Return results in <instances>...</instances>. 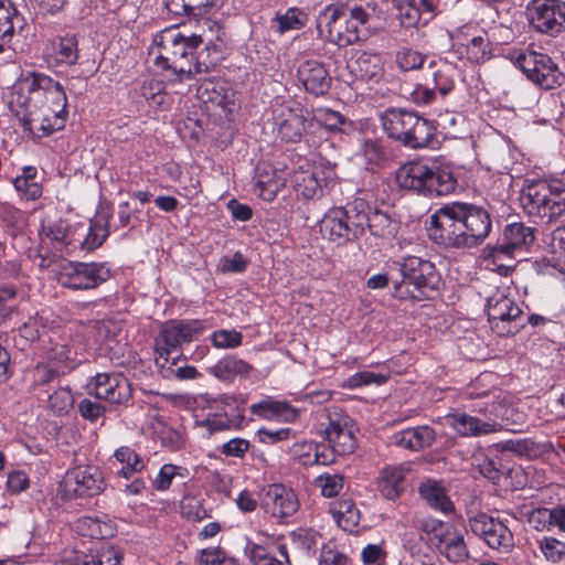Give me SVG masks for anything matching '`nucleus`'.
Here are the masks:
<instances>
[{
	"label": "nucleus",
	"instance_id": "nucleus-1",
	"mask_svg": "<svg viewBox=\"0 0 565 565\" xmlns=\"http://www.w3.org/2000/svg\"><path fill=\"white\" fill-rule=\"evenodd\" d=\"M492 220L483 206L468 202L443 205L429 217L428 236L444 247H475L490 234Z\"/></svg>",
	"mask_w": 565,
	"mask_h": 565
},
{
	"label": "nucleus",
	"instance_id": "nucleus-2",
	"mask_svg": "<svg viewBox=\"0 0 565 565\" xmlns=\"http://www.w3.org/2000/svg\"><path fill=\"white\" fill-rule=\"evenodd\" d=\"M204 25L209 28V32L204 30L201 34L183 35L174 30H164L159 36L156 65L172 70L179 81L207 72L205 64L192 62L193 54L200 44L212 43L214 38L221 39L222 26L210 20Z\"/></svg>",
	"mask_w": 565,
	"mask_h": 565
},
{
	"label": "nucleus",
	"instance_id": "nucleus-3",
	"mask_svg": "<svg viewBox=\"0 0 565 565\" xmlns=\"http://www.w3.org/2000/svg\"><path fill=\"white\" fill-rule=\"evenodd\" d=\"M466 395L469 398L477 399L472 408L487 416L488 419L482 420L466 413L448 415L446 417L447 423L459 435L465 437L489 435L500 429L501 425L498 419H509L510 408L501 401V392L497 390L477 392L475 386H469Z\"/></svg>",
	"mask_w": 565,
	"mask_h": 565
},
{
	"label": "nucleus",
	"instance_id": "nucleus-4",
	"mask_svg": "<svg viewBox=\"0 0 565 565\" xmlns=\"http://www.w3.org/2000/svg\"><path fill=\"white\" fill-rule=\"evenodd\" d=\"M20 87L21 90H34V100L50 102L34 137H46L64 127L67 117V97L58 82L43 73L28 72L20 79Z\"/></svg>",
	"mask_w": 565,
	"mask_h": 565
},
{
	"label": "nucleus",
	"instance_id": "nucleus-5",
	"mask_svg": "<svg viewBox=\"0 0 565 565\" xmlns=\"http://www.w3.org/2000/svg\"><path fill=\"white\" fill-rule=\"evenodd\" d=\"M401 281H394L393 296L399 300L433 299L440 284L435 265L417 256H406L398 263Z\"/></svg>",
	"mask_w": 565,
	"mask_h": 565
},
{
	"label": "nucleus",
	"instance_id": "nucleus-6",
	"mask_svg": "<svg viewBox=\"0 0 565 565\" xmlns=\"http://www.w3.org/2000/svg\"><path fill=\"white\" fill-rule=\"evenodd\" d=\"M399 188L417 194L436 198L451 193L457 180L447 168L430 167L422 161H409L396 171Z\"/></svg>",
	"mask_w": 565,
	"mask_h": 565
},
{
	"label": "nucleus",
	"instance_id": "nucleus-7",
	"mask_svg": "<svg viewBox=\"0 0 565 565\" xmlns=\"http://www.w3.org/2000/svg\"><path fill=\"white\" fill-rule=\"evenodd\" d=\"M381 124L391 139L412 149L428 147L436 132L433 121L403 108L386 109L381 115Z\"/></svg>",
	"mask_w": 565,
	"mask_h": 565
},
{
	"label": "nucleus",
	"instance_id": "nucleus-8",
	"mask_svg": "<svg viewBox=\"0 0 565 565\" xmlns=\"http://www.w3.org/2000/svg\"><path fill=\"white\" fill-rule=\"evenodd\" d=\"M520 201L529 216L546 224L556 222L565 214V184L561 181H534L522 190Z\"/></svg>",
	"mask_w": 565,
	"mask_h": 565
},
{
	"label": "nucleus",
	"instance_id": "nucleus-9",
	"mask_svg": "<svg viewBox=\"0 0 565 565\" xmlns=\"http://www.w3.org/2000/svg\"><path fill=\"white\" fill-rule=\"evenodd\" d=\"M204 330V322L198 319L166 322L156 339L154 361L157 366L164 369L172 352L178 351L183 343L195 341Z\"/></svg>",
	"mask_w": 565,
	"mask_h": 565
},
{
	"label": "nucleus",
	"instance_id": "nucleus-10",
	"mask_svg": "<svg viewBox=\"0 0 565 565\" xmlns=\"http://www.w3.org/2000/svg\"><path fill=\"white\" fill-rule=\"evenodd\" d=\"M512 58L526 77L543 89L559 87L564 82V74L547 54L519 51Z\"/></svg>",
	"mask_w": 565,
	"mask_h": 565
},
{
	"label": "nucleus",
	"instance_id": "nucleus-11",
	"mask_svg": "<svg viewBox=\"0 0 565 565\" xmlns=\"http://www.w3.org/2000/svg\"><path fill=\"white\" fill-rule=\"evenodd\" d=\"M110 277L106 263L68 262L61 266L57 274L58 282L72 290L95 289Z\"/></svg>",
	"mask_w": 565,
	"mask_h": 565
},
{
	"label": "nucleus",
	"instance_id": "nucleus-12",
	"mask_svg": "<svg viewBox=\"0 0 565 565\" xmlns=\"http://www.w3.org/2000/svg\"><path fill=\"white\" fill-rule=\"evenodd\" d=\"M529 25L541 34L556 36L564 30L565 2L561 0H531L525 7Z\"/></svg>",
	"mask_w": 565,
	"mask_h": 565
},
{
	"label": "nucleus",
	"instance_id": "nucleus-13",
	"mask_svg": "<svg viewBox=\"0 0 565 565\" xmlns=\"http://www.w3.org/2000/svg\"><path fill=\"white\" fill-rule=\"evenodd\" d=\"M34 90H21L20 83L14 86L9 107L23 127L25 134L34 136L41 124L45 107L50 102L34 100Z\"/></svg>",
	"mask_w": 565,
	"mask_h": 565
},
{
	"label": "nucleus",
	"instance_id": "nucleus-14",
	"mask_svg": "<svg viewBox=\"0 0 565 565\" xmlns=\"http://www.w3.org/2000/svg\"><path fill=\"white\" fill-rule=\"evenodd\" d=\"M352 418L339 408L328 412V425L323 430L324 439L338 456L352 454L356 448Z\"/></svg>",
	"mask_w": 565,
	"mask_h": 565
},
{
	"label": "nucleus",
	"instance_id": "nucleus-15",
	"mask_svg": "<svg viewBox=\"0 0 565 565\" xmlns=\"http://www.w3.org/2000/svg\"><path fill=\"white\" fill-rule=\"evenodd\" d=\"M487 312L491 328L500 335H509L516 331L511 323L522 315L521 308L509 297L505 289H497L487 299Z\"/></svg>",
	"mask_w": 565,
	"mask_h": 565
},
{
	"label": "nucleus",
	"instance_id": "nucleus-16",
	"mask_svg": "<svg viewBox=\"0 0 565 565\" xmlns=\"http://www.w3.org/2000/svg\"><path fill=\"white\" fill-rule=\"evenodd\" d=\"M260 505L280 524L288 523V520L300 508L296 492L281 483L269 484L263 490Z\"/></svg>",
	"mask_w": 565,
	"mask_h": 565
},
{
	"label": "nucleus",
	"instance_id": "nucleus-17",
	"mask_svg": "<svg viewBox=\"0 0 565 565\" xmlns=\"http://www.w3.org/2000/svg\"><path fill=\"white\" fill-rule=\"evenodd\" d=\"M89 395L114 405L127 404L132 390L129 381L118 373H98L87 384Z\"/></svg>",
	"mask_w": 565,
	"mask_h": 565
},
{
	"label": "nucleus",
	"instance_id": "nucleus-18",
	"mask_svg": "<svg viewBox=\"0 0 565 565\" xmlns=\"http://www.w3.org/2000/svg\"><path fill=\"white\" fill-rule=\"evenodd\" d=\"M66 497H93L102 492L104 480L95 466H78L68 470L62 481Z\"/></svg>",
	"mask_w": 565,
	"mask_h": 565
},
{
	"label": "nucleus",
	"instance_id": "nucleus-19",
	"mask_svg": "<svg viewBox=\"0 0 565 565\" xmlns=\"http://www.w3.org/2000/svg\"><path fill=\"white\" fill-rule=\"evenodd\" d=\"M469 529L480 536L486 544L498 551H510L513 547V535L509 527L500 520L486 513H479L468 521Z\"/></svg>",
	"mask_w": 565,
	"mask_h": 565
},
{
	"label": "nucleus",
	"instance_id": "nucleus-20",
	"mask_svg": "<svg viewBox=\"0 0 565 565\" xmlns=\"http://www.w3.org/2000/svg\"><path fill=\"white\" fill-rule=\"evenodd\" d=\"M274 125L277 135L286 142H297L301 139L306 128L307 118L299 106L280 104L274 107Z\"/></svg>",
	"mask_w": 565,
	"mask_h": 565
},
{
	"label": "nucleus",
	"instance_id": "nucleus-21",
	"mask_svg": "<svg viewBox=\"0 0 565 565\" xmlns=\"http://www.w3.org/2000/svg\"><path fill=\"white\" fill-rule=\"evenodd\" d=\"M534 242L532 227L523 223H512L505 226L501 241L492 249L493 263L502 256L513 257L516 250H523Z\"/></svg>",
	"mask_w": 565,
	"mask_h": 565
},
{
	"label": "nucleus",
	"instance_id": "nucleus-22",
	"mask_svg": "<svg viewBox=\"0 0 565 565\" xmlns=\"http://www.w3.org/2000/svg\"><path fill=\"white\" fill-rule=\"evenodd\" d=\"M371 13L362 6H348L344 14V29L342 30L341 47L366 40L371 32Z\"/></svg>",
	"mask_w": 565,
	"mask_h": 565
},
{
	"label": "nucleus",
	"instance_id": "nucleus-23",
	"mask_svg": "<svg viewBox=\"0 0 565 565\" xmlns=\"http://www.w3.org/2000/svg\"><path fill=\"white\" fill-rule=\"evenodd\" d=\"M198 98L204 104H212L226 113L235 106V93L224 79L206 78L196 89Z\"/></svg>",
	"mask_w": 565,
	"mask_h": 565
},
{
	"label": "nucleus",
	"instance_id": "nucleus-24",
	"mask_svg": "<svg viewBox=\"0 0 565 565\" xmlns=\"http://www.w3.org/2000/svg\"><path fill=\"white\" fill-rule=\"evenodd\" d=\"M297 77L303 88L316 96L323 95L331 85V77L321 62L307 60L300 63Z\"/></svg>",
	"mask_w": 565,
	"mask_h": 565
},
{
	"label": "nucleus",
	"instance_id": "nucleus-25",
	"mask_svg": "<svg viewBox=\"0 0 565 565\" xmlns=\"http://www.w3.org/2000/svg\"><path fill=\"white\" fill-rule=\"evenodd\" d=\"M249 412L262 419H276L284 423H294L300 416V411L287 401L275 399L270 396H266L264 399L252 404Z\"/></svg>",
	"mask_w": 565,
	"mask_h": 565
},
{
	"label": "nucleus",
	"instance_id": "nucleus-26",
	"mask_svg": "<svg viewBox=\"0 0 565 565\" xmlns=\"http://www.w3.org/2000/svg\"><path fill=\"white\" fill-rule=\"evenodd\" d=\"M345 8L347 4L331 3L319 12L316 26L320 39L341 45L342 30H338V23L344 22Z\"/></svg>",
	"mask_w": 565,
	"mask_h": 565
},
{
	"label": "nucleus",
	"instance_id": "nucleus-27",
	"mask_svg": "<svg viewBox=\"0 0 565 565\" xmlns=\"http://www.w3.org/2000/svg\"><path fill=\"white\" fill-rule=\"evenodd\" d=\"M436 440V431L427 425L409 427L392 435L393 445L411 450L420 451L431 447Z\"/></svg>",
	"mask_w": 565,
	"mask_h": 565
},
{
	"label": "nucleus",
	"instance_id": "nucleus-28",
	"mask_svg": "<svg viewBox=\"0 0 565 565\" xmlns=\"http://www.w3.org/2000/svg\"><path fill=\"white\" fill-rule=\"evenodd\" d=\"M350 74L362 82L377 83L383 76V62L377 53L361 52L348 62Z\"/></svg>",
	"mask_w": 565,
	"mask_h": 565
},
{
	"label": "nucleus",
	"instance_id": "nucleus-29",
	"mask_svg": "<svg viewBox=\"0 0 565 565\" xmlns=\"http://www.w3.org/2000/svg\"><path fill=\"white\" fill-rule=\"evenodd\" d=\"M319 227L324 238L338 245L353 241L345 220V211H342V207L330 209L320 221Z\"/></svg>",
	"mask_w": 565,
	"mask_h": 565
},
{
	"label": "nucleus",
	"instance_id": "nucleus-30",
	"mask_svg": "<svg viewBox=\"0 0 565 565\" xmlns=\"http://www.w3.org/2000/svg\"><path fill=\"white\" fill-rule=\"evenodd\" d=\"M407 469L404 466H386L379 476L377 489L388 500L397 499L405 490Z\"/></svg>",
	"mask_w": 565,
	"mask_h": 565
},
{
	"label": "nucleus",
	"instance_id": "nucleus-31",
	"mask_svg": "<svg viewBox=\"0 0 565 565\" xmlns=\"http://www.w3.org/2000/svg\"><path fill=\"white\" fill-rule=\"evenodd\" d=\"M278 556L268 546L248 541L245 554L253 565H291L286 544L278 545Z\"/></svg>",
	"mask_w": 565,
	"mask_h": 565
},
{
	"label": "nucleus",
	"instance_id": "nucleus-32",
	"mask_svg": "<svg viewBox=\"0 0 565 565\" xmlns=\"http://www.w3.org/2000/svg\"><path fill=\"white\" fill-rule=\"evenodd\" d=\"M253 370L254 367L246 361L228 355L210 367V373L222 382L232 383L237 376L248 377Z\"/></svg>",
	"mask_w": 565,
	"mask_h": 565
},
{
	"label": "nucleus",
	"instance_id": "nucleus-33",
	"mask_svg": "<svg viewBox=\"0 0 565 565\" xmlns=\"http://www.w3.org/2000/svg\"><path fill=\"white\" fill-rule=\"evenodd\" d=\"M345 211V220L351 231L353 241L360 238L365 228H369L370 214L366 202L362 199H355L353 202L342 207Z\"/></svg>",
	"mask_w": 565,
	"mask_h": 565
},
{
	"label": "nucleus",
	"instance_id": "nucleus-34",
	"mask_svg": "<svg viewBox=\"0 0 565 565\" xmlns=\"http://www.w3.org/2000/svg\"><path fill=\"white\" fill-rule=\"evenodd\" d=\"M418 492L425 502L434 510L440 511L445 514L454 511V504L446 494V491L440 482L436 480H426L420 483Z\"/></svg>",
	"mask_w": 565,
	"mask_h": 565
},
{
	"label": "nucleus",
	"instance_id": "nucleus-35",
	"mask_svg": "<svg viewBox=\"0 0 565 565\" xmlns=\"http://www.w3.org/2000/svg\"><path fill=\"white\" fill-rule=\"evenodd\" d=\"M437 548L449 562L459 563L468 558L469 552L463 535L455 527L436 543Z\"/></svg>",
	"mask_w": 565,
	"mask_h": 565
},
{
	"label": "nucleus",
	"instance_id": "nucleus-36",
	"mask_svg": "<svg viewBox=\"0 0 565 565\" xmlns=\"http://www.w3.org/2000/svg\"><path fill=\"white\" fill-rule=\"evenodd\" d=\"M77 39L65 35L52 42L50 56L57 65H73L78 60Z\"/></svg>",
	"mask_w": 565,
	"mask_h": 565
},
{
	"label": "nucleus",
	"instance_id": "nucleus-37",
	"mask_svg": "<svg viewBox=\"0 0 565 565\" xmlns=\"http://www.w3.org/2000/svg\"><path fill=\"white\" fill-rule=\"evenodd\" d=\"M398 230V222L392 218L386 212L374 210L370 214L369 231L371 235L379 238L390 239Z\"/></svg>",
	"mask_w": 565,
	"mask_h": 565
},
{
	"label": "nucleus",
	"instance_id": "nucleus-38",
	"mask_svg": "<svg viewBox=\"0 0 565 565\" xmlns=\"http://www.w3.org/2000/svg\"><path fill=\"white\" fill-rule=\"evenodd\" d=\"M115 459L122 465L118 476L129 479L145 468L142 458L130 447L121 446L115 450Z\"/></svg>",
	"mask_w": 565,
	"mask_h": 565
},
{
	"label": "nucleus",
	"instance_id": "nucleus-39",
	"mask_svg": "<svg viewBox=\"0 0 565 565\" xmlns=\"http://www.w3.org/2000/svg\"><path fill=\"white\" fill-rule=\"evenodd\" d=\"M331 512L343 530L352 532L359 524L360 512L352 500L345 499L337 502Z\"/></svg>",
	"mask_w": 565,
	"mask_h": 565
},
{
	"label": "nucleus",
	"instance_id": "nucleus-40",
	"mask_svg": "<svg viewBox=\"0 0 565 565\" xmlns=\"http://www.w3.org/2000/svg\"><path fill=\"white\" fill-rule=\"evenodd\" d=\"M426 71L428 73V77H426L425 81L430 82V87L436 95L439 94L444 97L454 89L455 82L448 74V67L436 68L435 60H429Z\"/></svg>",
	"mask_w": 565,
	"mask_h": 565
},
{
	"label": "nucleus",
	"instance_id": "nucleus-41",
	"mask_svg": "<svg viewBox=\"0 0 565 565\" xmlns=\"http://www.w3.org/2000/svg\"><path fill=\"white\" fill-rule=\"evenodd\" d=\"M308 21V15L298 8H289L284 13H277L273 19V28L280 34L300 30Z\"/></svg>",
	"mask_w": 565,
	"mask_h": 565
},
{
	"label": "nucleus",
	"instance_id": "nucleus-42",
	"mask_svg": "<svg viewBox=\"0 0 565 565\" xmlns=\"http://www.w3.org/2000/svg\"><path fill=\"white\" fill-rule=\"evenodd\" d=\"M188 476L189 471L186 468L172 463H166L160 468L157 477L152 482V487L158 491H166L171 487L174 479L179 478L184 480L188 478Z\"/></svg>",
	"mask_w": 565,
	"mask_h": 565
},
{
	"label": "nucleus",
	"instance_id": "nucleus-43",
	"mask_svg": "<svg viewBox=\"0 0 565 565\" xmlns=\"http://www.w3.org/2000/svg\"><path fill=\"white\" fill-rule=\"evenodd\" d=\"M295 190L303 199H311L321 191L320 182L312 171H299L294 178Z\"/></svg>",
	"mask_w": 565,
	"mask_h": 565
},
{
	"label": "nucleus",
	"instance_id": "nucleus-44",
	"mask_svg": "<svg viewBox=\"0 0 565 565\" xmlns=\"http://www.w3.org/2000/svg\"><path fill=\"white\" fill-rule=\"evenodd\" d=\"M107 218H98L90 222L87 234L81 242V246L86 250H94L99 247L108 236Z\"/></svg>",
	"mask_w": 565,
	"mask_h": 565
},
{
	"label": "nucleus",
	"instance_id": "nucleus-45",
	"mask_svg": "<svg viewBox=\"0 0 565 565\" xmlns=\"http://www.w3.org/2000/svg\"><path fill=\"white\" fill-rule=\"evenodd\" d=\"M392 3L397 11V18L403 26L412 28L422 21L419 9L416 7V0H392Z\"/></svg>",
	"mask_w": 565,
	"mask_h": 565
},
{
	"label": "nucleus",
	"instance_id": "nucleus-46",
	"mask_svg": "<svg viewBox=\"0 0 565 565\" xmlns=\"http://www.w3.org/2000/svg\"><path fill=\"white\" fill-rule=\"evenodd\" d=\"M429 60L428 56L412 49H402L396 54V63L403 72L426 70L425 65L428 64Z\"/></svg>",
	"mask_w": 565,
	"mask_h": 565
},
{
	"label": "nucleus",
	"instance_id": "nucleus-47",
	"mask_svg": "<svg viewBox=\"0 0 565 565\" xmlns=\"http://www.w3.org/2000/svg\"><path fill=\"white\" fill-rule=\"evenodd\" d=\"M344 478L340 473H322L315 479V487L326 498L338 495L343 489Z\"/></svg>",
	"mask_w": 565,
	"mask_h": 565
},
{
	"label": "nucleus",
	"instance_id": "nucleus-48",
	"mask_svg": "<svg viewBox=\"0 0 565 565\" xmlns=\"http://www.w3.org/2000/svg\"><path fill=\"white\" fill-rule=\"evenodd\" d=\"M285 179L277 175H259L256 182L258 195L265 201H273L279 191L285 186Z\"/></svg>",
	"mask_w": 565,
	"mask_h": 565
},
{
	"label": "nucleus",
	"instance_id": "nucleus-49",
	"mask_svg": "<svg viewBox=\"0 0 565 565\" xmlns=\"http://www.w3.org/2000/svg\"><path fill=\"white\" fill-rule=\"evenodd\" d=\"M74 397L70 388L60 387L49 397V407L55 415H64L73 407Z\"/></svg>",
	"mask_w": 565,
	"mask_h": 565
},
{
	"label": "nucleus",
	"instance_id": "nucleus-50",
	"mask_svg": "<svg viewBox=\"0 0 565 565\" xmlns=\"http://www.w3.org/2000/svg\"><path fill=\"white\" fill-rule=\"evenodd\" d=\"M537 545L547 562L558 563L565 555V543L557 539L543 536L537 540Z\"/></svg>",
	"mask_w": 565,
	"mask_h": 565
},
{
	"label": "nucleus",
	"instance_id": "nucleus-51",
	"mask_svg": "<svg viewBox=\"0 0 565 565\" xmlns=\"http://www.w3.org/2000/svg\"><path fill=\"white\" fill-rule=\"evenodd\" d=\"M317 445L315 441L296 443L291 448L294 459L302 466H313L317 463Z\"/></svg>",
	"mask_w": 565,
	"mask_h": 565
},
{
	"label": "nucleus",
	"instance_id": "nucleus-52",
	"mask_svg": "<svg viewBox=\"0 0 565 565\" xmlns=\"http://www.w3.org/2000/svg\"><path fill=\"white\" fill-rule=\"evenodd\" d=\"M212 344L217 349H235L243 342V335L236 330L220 329L210 335Z\"/></svg>",
	"mask_w": 565,
	"mask_h": 565
},
{
	"label": "nucleus",
	"instance_id": "nucleus-53",
	"mask_svg": "<svg viewBox=\"0 0 565 565\" xmlns=\"http://www.w3.org/2000/svg\"><path fill=\"white\" fill-rule=\"evenodd\" d=\"M312 119L329 131L340 130L345 121V118L340 113L328 108L318 109Z\"/></svg>",
	"mask_w": 565,
	"mask_h": 565
},
{
	"label": "nucleus",
	"instance_id": "nucleus-54",
	"mask_svg": "<svg viewBox=\"0 0 565 565\" xmlns=\"http://www.w3.org/2000/svg\"><path fill=\"white\" fill-rule=\"evenodd\" d=\"M42 235L54 243L71 244L68 239V225L62 220L43 225Z\"/></svg>",
	"mask_w": 565,
	"mask_h": 565
},
{
	"label": "nucleus",
	"instance_id": "nucleus-55",
	"mask_svg": "<svg viewBox=\"0 0 565 565\" xmlns=\"http://www.w3.org/2000/svg\"><path fill=\"white\" fill-rule=\"evenodd\" d=\"M15 13V9L9 2L0 0V38L3 40L14 35L13 18Z\"/></svg>",
	"mask_w": 565,
	"mask_h": 565
},
{
	"label": "nucleus",
	"instance_id": "nucleus-56",
	"mask_svg": "<svg viewBox=\"0 0 565 565\" xmlns=\"http://www.w3.org/2000/svg\"><path fill=\"white\" fill-rule=\"evenodd\" d=\"M422 530L431 535L430 541L436 544L443 539L446 533L454 529V526L449 523H445L440 520L433 518H425L422 521Z\"/></svg>",
	"mask_w": 565,
	"mask_h": 565
},
{
	"label": "nucleus",
	"instance_id": "nucleus-57",
	"mask_svg": "<svg viewBox=\"0 0 565 565\" xmlns=\"http://www.w3.org/2000/svg\"><path fill=\"white\" fill-rule=\"evenodd\" d=\"M177 364V358H171L169 360V363L166 364L164 369L161 370V374L164 377H170L174 375L178 380L185 381V380H194L199 376L198 370L192 365H184V366H178L177 369H173V366Z\"/></svg>",
	"mask_w": 565,
	"mask_h": 565
},
{
	"label": "nucleus",
	"instance_id": "nucleus-58",
	"mask_svg": "<svg viewBox=\"0 0 565 565\" xmlns=\"http://www.w3.org/2000/svg\"><path fill=\"white\" fill-rule=\"evenodd\" d=\"M529 524L537 530L543 531L554 524L553 509L537 508L530 512L527 518Z\"/></svg>",
	"mask_w": 565,
	"mask_h": 565
},
{
	"label": "nucleus",
	"instance_id": "nucleus-59",
	"mask_svg": "<svg viewBox=\"0 0 565 565\" xmlns=\"http://www.w3.org/2000/svg\"><path fill=\"white\" fill-rule=\"evenodd\" d=\"M15 190L26 200H36L42 195V185L35 180L15 177L13 180Z\"/></svg>",
	"mask_w": 565,
	"mask_h": 565
},
{
	"label": "nucleus",
	"instance_id": "nucleus-60",
	"mask_svg": "<svg viewBox=\"0 0 565 565\" xmlns=\"http://www.w3.org/2000/svg\"><path fill=\"white\" fill-rule=\"evenodd\" d=\"M489 54V41L484 36H476L467 45L468 58L472 62L479 63L484 61Z\"/></svg>",
	"mask_w": 565,
	"mask_h": 565
},
{
	"label": "nucleus",
	"instance_id": "nucleus-61",
	"mask_svg": "<svg viewBox=\"0 0 565 565\" xmlns=\"http://www.w3.org/2000/svg\"><path fill=\"white\" fill-rule=\"evenodd\" d=\"M106 407L98 402L84 398L78 403V412L81 416L90 422H97L105 414Z\"/></svg>",
	"mask_w": 565,
	"mask_h": 565
},
{
	"label": "nucleus",
	"instance_id": "nucleus-62",
	"mask_svg": "<svg viewBox=\"0 0 565 565\" xmlns=\"http://www.w3.org/2000/svg\"><path fill=\"white\" fill-rule=\"evenodd\" d=\"M247 264V259L237 252L233 257H221L217 264V269L222 273H243L246 269Z\"/></svg>",
	"mask_w": 565,
	"mask_h": 565
},
{
	"label": "nucleus",
	"instance_id": "nucleus-63",
	"mask_svg": "<svg viewBox=\"0 0 565 565\" xmlns=\"http://www.w3.org/2000/svg\"><path fill=\"white\" fill-rule=\"evenodd\" d=\"M30 479L22 470H12L7 477V490L11 494H19L29 488Z\"/></svg>",
	"mask_w": 565,
	"mask_h": 565
},
{
	"label": "nucleus",
	"instance_id": "nucleus-64",
	"mask_svg": "<svg viewBox=\"0 0 565 565\" xmlns=\"http://www.w3.org/2000/svg\"><path fill=\"white\" fill-rule=\"evenodd\" d=\"M350 559L344 553L329 546H323L318 565H348Z\"/></svg>",
	"mask_w": 565,
	"mask_h": 565
}]
</instances>
